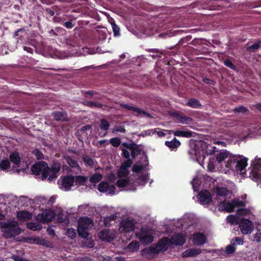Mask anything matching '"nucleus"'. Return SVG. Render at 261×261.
Segmentation results:
<instances>
[{
  "label": "nucleus",
  "mask_w": 261,
  "mask_h": 261,
  "mask_svg": "<svg viewBox=\"0 0 261 261\" xmlns=\"http://www.w3.org/2000/svg\"><path fill=\"white\" fill-rule=\"evenodd\" d=\"M93 226V221L88 217L81 218L78 221L77 232L80 237L87 239L89 233L88 231Z\"/></svg>",
  "instance_id": "1"
},
{
  "label": "nucleus",
  "mask_w": 261,
  "mask_h": 261,
  "mask_svg": "<svg viewBox=\"0 0 261 261\" xmlns=\"http://www.w3.org/2000/svg\"><path fill=\"white\" fill-rule=\"evenodd\" d=\"M248 159L240 155L230 156L227 161V167L234 168L237 171H242L247 166Z\"/></svg>",
  "instance_id": "2"
},
{
  "label": "nucleus",
  "mask_w": 261,
  "mask_h": 261,
  "mask_svg": "<svg viewBox=\"0 0 261 261\" xmlns=\"http://www.w3.org/2000/svg\"><path fill=\"white\" fill-rule=\"evenodd\" d=\"M214 152V150L208 149L206 143L203 141H200L195 145V148L188 151L189 154H195L197 158L202 156L205 158L206 155L212 154Z\"/></svg>",
  "instance_id": "3"
},
{
  "label": "nucleus",
  "mask_w": 261,
  "mask_h": 261,
  "mask_svg": "<svg viewBox=\"0 0 261 261\" xmlns=\"http://www.w3.org/2000/svg\"><path fill=\"white\" fill-rule=\"evenodd\" d=\"M31 170L32 174L35 175H41V179L44 180L49 175V167L47 164L44 161H39L33 165Z\"/></svg>",
  "instance_id": "4"
},
{
  "label": "nucleus",
  "mask_w": 261,
  "mask_h": 261,
  "mask_svg": "<svg viewBox=\"0 0 261 261\" xmlns=\"http://www.w3.org/2000/svg\"><path fill=\"white\" fill-rule=\"evenodd\" d=\"M245 203L244 201L234 199L230 202L226 201L225 200L221 202L218 205V210L221 212L231 213L233 212L236 207H244Z\"/></svg>",
  "instance_id": "5"
},
{
  "label": "nucleus",
  "mask_w": 261,
  "mask_h": 261,
  "mask_svg": "<svg viewBox=\"0 0 261 261\" xmlns=\"http://www.w3.org/2000/svg\"><path fill=\"white\" fill-rule=\"evenodd\" d=\"M2 231L5 233L7 238H11L21 232V229L14 221L4 222L1 224Z\"/></svg>",
  "instance_id": "6"
},
{
  "label": "nucleus",
  "mask_w": 261,
  "mask_h": 261,
  "mask_svg": "<svg viewBox=\"0 0 261 261\" xmlns=\"http://www.w3.org/2000/svg\"><path fill=\"white\" fill-rule=\"evenodd\" d=\"M239 228L243 234H249L254 229L253 223L248 219L242 218L239 223Z\"/></svg>",
  "instance_id": "7"
},
{
  "label": "nucleus",
  "mask_w": 261,
  "mask_h": 261,
  "mask_svg": "<svg viewBox=\"0 0 261 261\" xmlns=\"http://www.w3.org/2000/svg\"><path fill=\"white\" fill-rule=\"evenodd\" d=\"M122 146L130 150L133 159H135L140 154L142 150V149L140 148V145H138L134 142L130 143L124 142L122 144Z\"/></svg>",
  "instance_id": "8"
},
{
  "label": "nucleus",
  "mask_w": 261,
  "mask_h": 261,
  "mask_svg": "<svg viewBox=\"0 0 261 261\" xmlns=\"http://www.w3.org/2000/svg\"><path fill=\"white\" fill-rule=\"evenodd\" d=\"M55 216V214L53 210H45L42 213L37 215V219L43 223H45L51 221Z\"/></svg>",
  "instance_id": "9"
},
{
  "label": "nucleus",
  "mask_w": 261,
  "mask_h": 261,
  "mask_svg": "<svg viewBox=\"0 0 261 261\" xmlns=\"http://www.w3.org/2000/svg\"><path fill=\"white\" fill-rule=\"evenodd\" d=\"M170 240L169 238L167 237H164L160 239L157 243L153 244L155 247L157 249L158 253H163L166 252L171 245Z\"/></svg>",
  "instance_id": "10"
},
{
  "label": "nucleus",
  "mask_w": 261,
  "mask_h": 261,
  "mask_svg": "<svg viewBox=\"0 0 261 261\" xmlns=\"http://www.w3.org/2000/svg\"><path fill=\"white\" fill-rule=\"evenodd\" d=\"M158 254V250L154 245L146 247L141 251V255L149 259L154 258Z\"/></svg>",
  "instance_id": "11"
},
{
  "label": "nucleus",
  "mask_w": 261,
  "mask_h": 261,
  "mask_svg": "<svg viewBox=\"0 0 261 261\" xmlns=\"http://www.w3.org/2000/svg\"><path fill=\"white\" fill-rule=\"evenodd\" d=\"M186 237L181 233H176L171 237L170 244L174 245L176 246H182L186 242Z\"/></svg>",
  "instance_id": "12"
},
{
  "label": "nucleus",
  "mask_w": 261,
  "mask_h": 261,
  "mask_svg": "<svg viewBox=\"0 0 261 261\" xmlns=\"http://www.w3.org/2000/svg\"><path fill=\"white\" fill-rule=\"evenodd\" d=\"M136 236L142 243L146 245H148L153 241V237L146 231H141L137 233Z\"/></svg>",
  "instance_id": "13"
},
{
  "label": "nucleus",
  "mask_w": 261,
  "mask_h": 261,
  "mask_svg": "<svg viewBox=\"0 0 261 261\" xmlns=\"http://www.w3.org/2000/svg\"><path fill=\"white\" fill-rule=\"evenodd\" d=\"M120 106L122 108H125V109H127V110L132 111L136 113L137 114L138 116L141 115L142 114H143L148 118H152V115L151 114L144 111L143 110H142L139 108H138L136 107H134L129 104H125V103H120Z\"/></svg>",
  "instance_id": "14"
},
{
  "label": "nucleus",
  "mask_w": 261,
  "mask_h": 261,
  "mask_svg": "<svg viewBox=\"0 0 261 261\" xmlns=\"http://www.w3.org/2000/svg\"><path fill=\"white\" fill-rule=\"evenodd\" d=\"M61 164L58 162H54L49 167V175L48 180L50 181L57 177V173L61 169Z\"/></svg>",
  "instance_id": "15"
},
{
  "label": "nucleus",
  "mask_w": 261,
  "mask_h": 261,
  "mask_svg": "<svg viewBox=\"0 0 261 261\" xmlns=\"http://www.w3.org/2000/svg\"><path fill=\"white\" fill-rule=\"evenodd\" d=\"M134 228L135 224L132 220L125 219L120 223V229L122 232H129L133 231Z\"/></svg>",
  "instance_id": "16"
},
{
  "label": "nucleus",
  "mask_w": 261,
  "mask_h": 261,
  "mask_svg": "<svg viewBox=\"0 0 261 261\" xmlns=\"http://www.w3.org/2000/svg\"><path fill=\"white\" fill-rule=\"evenodd\" d=\"M198 199L203 204H209L212 200V196L207 190L200 191L198 195Z\"/></svg>",
  "instance_id": "17"
},
{
  "label": "nucleus",
  "mask_w": 261,
  "mask_h": 261,
  "mask_svg": "<svg viewBox=\"0 0 261 261\" xmlns=\"http://www.w3.org/2000/svg\"><path fill=\"white\" fill-rule=\"evenodd\" d=\"M171 116L173 118H175L178 121V122L182 124H189L193 121V119L192 118L184 116L178 112H172L171 114Z\"/></svg>",
  "instance_id": "18"
},
{
  "label": "nucleus",
  "mask_w": 261,
  "mask_h": 261,
  "mask_svg": "<svg viewBox=\"0 0 261 261\" xmlns=\"http://www.w3.org/2000/svg\"><path fill=\"white\" fill-rule=\"evenodd\" d=\"M75 181L74 176L66 175L64 176L62 181V185L65 188L66 191H68L73 185Z\"/></svg>",
  "instance_id": "19"
},
{
  "label": "nucleus",
  "mask_w": 261,
  "mask_h": 261,
  "mask_svg": "<svg viewBox=\"0 0 261 261\" xmlns=\"http://www.w3.org/2000/svg\"><path fill=\"white\" fill-rule=\"evenodd\" d=\"M54 119L56 121H68V118L67 114L65 112L54 111L51 113Z\"/></svg>",
  "instance_id": "20"
},
{
  "label": "nucleus",
  "mask_w": 261,
  "mask_h": 261,
  "mask_svg": "<svg viewBox=\"0 0 261 261\" xmlns=\"http://www.w3.org/2000/svg\"><path fill=\"white\" fill-rule=\"evenodd\" d=\"M194 243L197 246H201L206 242V238L204 234L197 232L193 236Z\"/></svg>",
  "instance_id": "21"
},
{
  "label": "nucleus",
  "mask_w": 261,
  "mask_h": 261,
  "mask_svg": "<svg viewBox=\"0 0 261 261\" xmlns=\"http://www.w3.org/2000/svg\"><path fill=\"white\" fill-rule=\"evenodd\" d=\"M201 249L199 248H192L186 250L182 253L183 257H195L200 254Z\"/></svg>",
  "instance_id": "22"
},
{
  "label": "nucleus",
  "mask_w": 261,
  "mask_h": 261,
  "mask_svg": "<svg viewBox=\"0 0 261 261\" xmlns=\"http://www.w3.org/2000/svg\"><path fill=\"white\" fill-rule=\"evenodd\" d=\"M17 217L20 221L30 220L32 218V214L28 211H20L17 213Z\"/></svg>",
  "instance_id": "23"
},
{
  "label": "nucleus",
  "mask_w": 261,
  "mask_h": 261,
  "mask_svg": "<svg viewBox=\"0 0 261 261\" xmlns=\"http://www.w3.org/2000/svg\"><path fill=\"white\" fill-rule=\"evenodd\" d=\"M186 105L194 109H200L202 107L200 101L195 98H190Z\"/></svg>",
  "instance_id": "24"
},
{
  "label": "nucleus",
  "mask_w": 261,
  "mask_h": 261,
  "mask_svg": "<svg viewBox=\"0 0 261 261\" xmlns=\"http://www.w3.org/2000/svg\"><path fill=\"white\" fill-rule=\"evenodd\" d=\"M165 144L170 149H174L178 148L181 143L176 138H174L171 141H166Z\"/></svg>",
  "instance_id": "25"
},
{
  "label": "nucleus",
  "mask_w": 261,
  "mask_h": 261,
  "mask_svg": "<svg viewBox=\"0 0 261 261\" xmlns=\"http://www.w3.org/2000/svg\"><path fill=\"white\" fill-rule=\"evenodd\" d=\"M215 190L217 195L222 197H226L229 193V191L227 188H221L217 186L215 187Z\"/></svg>",
  "instance_id": "26"
},
{
  "label": "nucleus",
  "mask_w": 261,
  "mask_h": 261,
  "mask_svg": "<svg viewBox=\"0 0 261 261\" xmlns=\"http://www.w3.org/2000/svg\"><path fill=\"white\" fill-rule=\"evenodd\" d=\"M233 112L235 114L245 115L248 114L249 112V109L244 106H239L233 109Z\"/></svg>",
  "instance_id": "27"
},
{
  "label": "nucleus",
  "mask_w": 261,
  "mask_h": 261,
  "mask_svg": "<svg viewBox=\"0 0 261 261\" xmlns=\"http://www.w3.org/2000/svg\"><path fill=\"white\" fill-rule=\"evenodd\" d=\"M64 159H65L67 163L71 167L73 168H75L79 169H80V166H79L77 162L75 161V160L73 159L71 156H66L64 157Z\"/></svg>",
  "instance_id": "28"
},
{
  "label": "nucleus",
  "mask_w": 261,
  "mask_h": 261,
  "mask_svg": "<svg viewBox=\"0 0 261 261\" xmlns=\"http://www.w3.org/2000/svg\"><path fill=\"white\" fill-rule=\"evenodd\" d=\"M98 236L102 241H109L110 231L108 229L102 230L98 233Z\"/></svg>",
  "instance_id": "29"
},
{
  "label": "nucleus",
  "mask_w": 261,
  "mask_h": 261,
  "mask_svg": "<svg viewBox=\"0 0 261 261\" xmlns=\"http://www.w3.org/2000/svg\"><path fill=\"white\" fill-rule=\"evenodd\" d=\"M174 135L175 136L186 138H190L193 136L192 132L185 130H176L174 133Z\"/></svg>",
  "instance_id": "30"
},
{
  "label": "nucleus",
  "mask_w": 261,
  "mask_h": 261,
  "mask_svg": "<svg viewBox=\"0 0 261 261\" xmlns=\"http://www.w3.org/2000/svg\"><path fill=\"white\" fill-rule=\"evenodd\" d=\"M11 162L15 165H18L20 163V158L18 152H13L10 155Z\"/></svg>",
  "instance_id": "31"
},
{
  "label": "nucleus",
  "mask_w": 261,
  "mask_h": 261,
  "mask_svg": "<svg viewBox=\"0 0 261 261\" xmlns=\"http://www.w3.org/2000/svg\"><path fill=\"white\" fill-rule=\"evenodd\" d=\"M261 46V40H258L256 43L247 47L246 50L251 53L257 51Z\"/></svg>",
  "instance_id": "32"
},
{
  "label": "nucleus",
  "mask_w": 261,
  "mask_h": 261,
  "mask_svg": "<svg viewBox=\"0 0 261 261\" xmlns=\"http://www.w3.org/2000/svg\"><path fill=\"white\" fill-rule=\"evenodd\" d=\"M75 184L76 185H84L88 180V177L83 175H77L74 176Z\"/></svg>",
  "instance_id": "33"
},
{
  "label": "nucleus",
  "mask_w": 261,
  "mask_h": 261,
  "mask_svg": "<svg viewBox=\"0 0 261 261\" xmlns=\"http://www.w3.org/2000/svg\"><path fill=\"white\" fill-rule=\"evenodd\" d=\"M85 105L89 108H102L103 105L98 101H86L85 102Z\"/></svg>",
  "instance_id": "34"
},
{
  "label": "nucleus",
  "mask_w": 261,
  "mask_h": 261,
  "mask_svg": "<svg viewBox=\"0 0 261 261\" xmlns=\"http://www.w3.org/2000/svg\"><path fill=\"white\" fill-rule=\"evenodd\" d=\"M109 185L107 181H102L99 184L97 189L101 193H105L108 190Z\"/></svg>",
  "instance_id": "35"
},
{
  "label": "nucleus",
  "mask_w": 261,
  "mask_h": 261,
  "mask_svg": "<svg viewBox=\"0 0 261 261\" xmlns=\"http://www.w3.org/2000/svg\"><path fill=\"white\" fill-rule=\"evenodd\" d=\"M130 182L128 178L120 179L116 182V185L119 188H125L127 187Z\"/></svg>",
  "instance_id": "36"
},
{
  "label": "nucleus",
  "mask_w": 261,
  "mask_h": 261,
  "mask_svg": "<svg viewBox=\"0 0 261 261\" xmlns=\"http://www.w3.org/2000/svg\"><path fill=\"white\" fill-rule=\"evenodd\" d=\"M182 43H183V40H180L178 42V43L177 44H176V45H175L174 46L168 47L170 49H175L176 50V51H171L170 53V55H173V56L176 55L178 51L181 49V46L182 45Z\"/></svg>",
  "instance_id": "37"
},
{
  "label": "nucleus",
  "mask_w": 261,
  "mask_h": 261,
  "mask_svg": "<svg viewBox=\"0 0 261 261\" xmlns=\"http://www.w3.org/2000/svg\"><path fill=\"white\" fill-rule=\"evenodd\" d=\"M129 174V171L128 169L121 167H120L117 172V175L119 178L126 177Z\"/></svg>",
  "instance_id": "38"
},
{
  "label": "nucleus",
  "mask_w": 261,
  "mask_h": 261,
  "mask_svg": "<svg viewBox=\"0 0 261 261\" xmlns=\"http://www.w3.org/2000/svg\"><path fill=\"white\" fill-rule=\"evenodd\" d=\"M83 162L90 167H93L94 165V160L88 155H84L82 156Z\"/></svg>",
  "instance_id": "39"
},
{
  "label": "nucleus",
  "mask_w": 261,
  "mask_h": 261,
  "mask_svg": "<svg viewBox=\"0 0 261 261\" xmlns=\"http://www.w3.org/2000/svg\"><path fill=\"white\" fill-rule=\"evenodd\" d=\"M110 23L112 25L114 36H119L120 35L119 27L115 23V20L114 19H112L110 21Z\"/></svg>",
  "instance_id": "40"
},
{
  "label": "nucleus",
  "mask_w": 261,
  "mask_h": 261,
  "mask_svg": "<svg viewBox=\"0 0 261 261\" xmlns=\"http://www.w3.org/2000/svg\"><path fill=\"white\" fill-rule=\"evenodd\" d=\"M102 178L101 174L95 173L90 177V181L92 184H96L100 181Z\"/></svg>",
  "instance_id": "41"
},
{
  "label": "nucleus",
  "mask_w": 261,
  "mask_h": 261,
  "mask_svg": "<svg viewBox=\"0 0 261 261\" xmlns=\"http://www.w3.org/2000/svg\"><path fill=\"white\" fill-rule=\"evenodd\" d=\"M228 156V153L227 152H220L216 155V160L218 163L224 161Z\"/></svg>",
  "instance_id": "42"
},
{
  "label": "nucleus",
  "mask_w": 261,
  "mask_h": 261,
  "mask_svg": "<svg viewBox=\"0 0 261 261\" xmlns=\"http://www.w3.org/2000/svg\"><path fill=\"white\" fill-rule=\"evenodd\" d=\"M127 248L133 251H137L140 248L139 243L136 241H132L128 244Z\"/></svg>",
  "instance_id": "43"
},
{
  "label": "nucleus",
  "mask_w": 261,
  "mask_h": 261,
  "mask_svg": "<svg viewBox=\"0 0 261 261\" xmlns=\"http://www.w3.org/2000/svg\"><path fill=\"white\" fill-rule=\"evenodd\" d=\"M27 227L32 230H40L42 228V226L40 224L30 222L27 224Z\"/></svg>",
  "instance_id": "44"
},
{
  "label": "nucleus",
  "mask_w": 261,
  "mask_h": 261,
  "mask_svg": "<svg viewBox=\"0 0 261 261\" xmlns=\"http://www.w3.org/2000/svg\"><path fill=\"white\" fill-rule=\"evenodd\" d=\"M100 122V128L101 129L104 130H107L109 129L110 124L108 120L105 119H101Z\"/></svg>",
  "instance_id": "45"
},
{
  "label": "nucleus",
  "mask_w": 261,
  "mask_h": 261,
  "mask_svg": "<svg viewBox=\"0 0 261 261\" xmlns=\"http://www.w3.org/2000/svg\"><path fill=\"white\" fill-rule=\"evenodd\" d=\"M10 167V162L8 160H3L0 162V168L3 170H7Z\"/></svg>",
  "instance_id": "46"
},
{
  "label": "nucleus",
  "mask_w": 261,
  "mask_h": 261,
  "mask_svg": "<svg viewBox=\"0 0 261 261\" xmlns=\"http://www.w3.org/2000/svg\"><path fill=\"white\" fill-rule=\"evenodd\" d=\"M145 168V166L144 165H137V164H135L133 167H132V171L134 173H140L142 171L144 170Z\"/></svg>",
  "instance_id": "47"
},
{
  "label": "nucleus",
  "mask_w": 261,
  "mask_h": 261,
  "mask_svg": "<svg viewBox=\"0 0 261 261\" xmlns=\"http://www.w3.org/2000/svg\"><path fill=\"white\" fill-rule=\"evenodd\" d=\"M236 244L233 243L230 245H228L226 247L225 252L227 254H231L233 253L236 250V248L235 247Z\"/></svg>",
  "instance_id": "48"
},
{
  "label": "nucleus",
  "mask_w": 261,
  "mask_h": 261,
  "mask_svg": "<svg viewBox=\"0 0 261 261\" xmlns=\"http://www.w3.org/2000/svg\"><path fill=\"white\" fill-rule=\"evenodd\" d=\"M224 64L225 66L230 68L231 69L236 71L237 68L235 65H234L230 60L227 59L224 61Z\"/></svg>",
  "instance_id": "49"
},
{
  "label": "nucleus",
  "mask_w": 261,
  "mask_h": 261,
  "mask_svg": "<svg viewBox=\"0 0 261 261\" xmlns=\"http://www.w3.org/2000/svg\"><path fill=\"white\" fill-rule=\"evenodd\" d=\"M66 235L68 237L71 239H74L76 236V232L75 229L73 228H70L66 231Z\"/></svg>",
  "instance_id": "50"
},
{
  "label": "nucleus",
  "mask_w": 261,
  "mask_h": 261,
  "mask_svg": "<svg viewBox=\"0 0 261 261\" xmlns=\"http://www.w3.org/2000/svg\"><path fill=\"white\" fill-rule=\"evenodd\" d=\"M148 179V174L141 175L140 176V178H139V181H137V183L138 184H140L141 185H145L147 183Z\"/></svg>",
  "instance_id": "51"
},
{
  "label": "nucleus",
  "mask_w": 261,
  "mask_h": 261,
  "mask_svg": "<svg viewBox=\"0 0 261 261\" xmlns=\"http://www.w3.org/2000/svg\"><path fill=\"white\" fill-rule=\"evenodd\" d=\"M110 143L115 147H118L121 144V139L119 138H113L110 139Z\"/></svg>",
  "instance_id": "52"
},
{
  "label": "nucleus",
  "mask_w": 261,
  "mask_h": 261,
  "mask_svg": "<svg viewBox=\"0 0 261 261\" xmlns=\"http://www.w3.org/2000/svg\"><path fill=\"white\" fill-rule=\"evenodd\" d=\"M227 221L231 224H239L240 222H238L236 217L233 215H230L227 217Z\"/></svg>",
  "instance_id": "53"
},
{
  "label": "nucleus",
  "mask_w": 261,
  "mask_h": 261,
  "mask_svg": "<svg viewBox=\"0 0 261 261\" xmlns=\"http://www.w3.org/2000/svg\"><path fill=\"white\" fill-rule=\"evenodd\" d=\"M251 166L258 169L261 167V159L255 158L254 160L252 161Z\"/></svg>",
  "instance_id": "54"
},
{
  "label": "nucleus",
  "mask_w": 261,
  "mask_h": 261,
  "mask_svg": "<svg viewBox=\"0 0 261 261\" xmlns=\"http://www.w3.org/2000/svg\"><path fill=\"white\" fill-rule=\"evenodd\" d=\"M33 153L38 160L43 159L44 158L43 153L38 149H35Z\"/></svg>",
  "instance_id": "55"
},
{
  "label": "nucleus",
  "mask_w": 261,
  "mask_h": 261,
  "mask_svg": "<svg viewBox=\"0 0 261 261\" xmlns=\"http://www.w3.org/2000/svg\"><path fill=\"white\" fill-rule=\"evenodd\" d=\"M133 164V161L131 159H127L121 165L120 167L128 169V168L130 167Z\"/></svg>",
  "instance_id": "56"
},
{
  "label": "nucleus",
  "mask_w": 261,
  "mask_h": 261,
  "mask_svg": "<svg viewBox=\"0 0 261 261\" xmlns=\"http://www.w3.org/2000/svg\"><path fill=\"white\" fill-rule=\"evenodd\" d=\"M120 149L122 152L121 154L122 156L125 159H130V155L129 152L124 148H120Z\"/></svg>",
  "instance_id": "57"
},
{
  "label": "nucleus",
  "mask_w": 261,
  "mask_h": 261,
  "mask_svg": "<svg viewBox=\"0 0 261 261\" xmlns=\"http://www.w3.org/2000/svg\"><path fill=\"white\" fill-rule=\"evenodd\" d=\"M202 81L204 83H205L206 84H210L212 85H215V84H216V82L215 81H214L213 80H212L211 79L207 78V77L203 78Z\"/></svg>",
  "instance_id": "58"
},
{
  "label": "nucleus",
  "mask_w": 261,
  "mask_h": 261,
  "mask_svg": "<svg viewBox=\"0 0 261 261\" xmlns=\"http://www.w3.org/2000/svg\"><path fill=\"white\" fill-rule=\"evenodd\" d=\"M63 25L67 29H71L74 27V24L72 23V20L65 22Z\"/></svg>",
  "instance_id": "59"
},
{
  "label": "nucleus",
  "mask_w": 261,
  "mask_h": 261,
  "mask_svg": "<svg viewBox=\"0 0 261 261\" xmlns=\"http://www.w3.org/2000/svg\"><path fill=\"white\" fill-rule=\"evenodd\" d=\"M115 131L117 132H121L124 133L126 131L125 129L124 128V126H117L115 127L114 129Z\"/></svg>",
  "instance_id": "60"
},
{
  "label": "nucleus",
  "mask_w": 261,
  "mask_h": 261,
  "mask_svg": "<svg viewBox=\"0 0 261 261\" xmlns=\"http://www.w3.org/2000/svg\"><path fill=\"white\" fill-rule=\"evenodd\" d=\"M116 188L114 185H109L108 188L109 194L110 195H113L115 194Z\"/></svg>",
  "instance_id": "61"
},
{
  "label": "nucleus",
  "mask_w": 261,
  "mask_h": 261,
  "mask_svg": "<svg viewBox=\"0 0 261 261\" xmlns=\"http://www.w3.org/2000/svg\"><path fill=\"white\" fill-rule=\"evenodd\" d=\"M234 240L236 244L243 245L244 243V239L242 238L237 237L234 238Z\"/></svg>",
  "instance_id": "62"
},
{
  "label": "nucleus",
  "mask_w": 261,
  "mask_h": 261,
  "mask_svg": "<svg viewBox=\"0 0 261 261\" xmlns=\"http://www.w3.org/2000/svg\"><path fill=\"white\" fill-rule=\"evenodd\" d=\"M11 258L14 261H23L25 258H22L16 255H13Z\"/></svg>",
  "instance_id": "63"
},
{
  "label": "nucleus",
  "mask_w": 261,
  "mask_h": 261,
  "mask_svg": "<svg viewBox=\"0 0 261 261\" xmlns=\"http://www.w3.org/2000/svg\"><path fill=\"white\" fill-rule=\"evenodd\" d=\"M90 129H91V126L90 125H86L85 126H83L81 128V132L82 133H85L86 132L87 130H90Z\"/></svg>",
  "instance_id": "64"
}]
</instances>
